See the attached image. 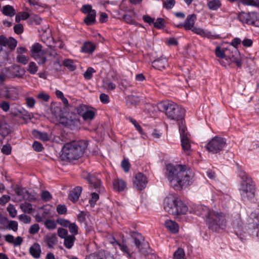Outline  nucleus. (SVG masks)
<instances>
[{
	"mask_svg": "<svg viewBox=\"0 0 259 259\" xmlns=\"http://www.w3.org/2000/svg\"><path fill=\"white\" fill-rule=\"evenodd\" d=\"M20 208L24 213L28 214H31L35 210L33 205L30 203L27 202L21 203L20 205Z\"/></svg>",
	"mask_w": 259,
	"mask_h": 259,
	"instance_id": "obj_30",
	"label": "nucleus"
},
{
	"mask_svg": "<svg viewBox=\"0 0 259 259\" xmlns=\"http://www.w3.org/2000/svg\"><path fill=\"white\" fill-rule=\"evenodd\" d=\"M7 228L11 229L14 232H16L18 230V223L15 221H10L9 222Z\"/></svg>",
	"mask_w": 259,
	"mask_h": 259,
	"instance_id": "obj_55",
	"label": "nucleus"
},
{
	"mask_svg": "<svg viewBox=\"0 0 259 259\" xmlns=\"http://www.w3.org/2000/svg\"><path fill=\"white\" fill-rule=\"evenodd\" d=\"M20 114V117L24 120V122L26 123L31 119L30 115L27 111L22 112L21 110H18Z\"/></svg>",
	"mask_w": 259,
	"mask_h": 259,
	"instance_id": "obj_53",
	"label": "nucleus"
},
{
	"mask_svg": "<svg viewBox=\"0 0 259 259\" xmlns=\"http://www.w3.org/2000/svg\"><path fill=\"white\" fill-rule=\"evenodd\" d=\"M9 70L11 76L14 78H22L25 73L24 68L19 65H12L9 68Z\"/></svg>",
	"mask_w": 259,
	"mask_h": 259,
	"instance_id": "obj_18",
	"label": "nucleus"
},
{
	"mask_svg": "<svg viewBox=\"0 0 259 259\" xmlns=\"http://www.w3.org/2000/svg\"><path fill=\"white\" fill-rule=\"evenodd\" d=\"M221 2L220 0H211L207 3L208 8L213 11L218 10L221 7Z\"/></svg>",
	"mask_w": 259,
	"mask_h": 259,
	"instance_id": "obj_38",
	"label": "nucleus"
},
{
	"mask_svg": "<svg viewBox=\"0 0 259 259\" xmlns=\"http://www.w3.org/2000/svg\"><path fill=\"white\" fill-rule=\"evenodd\" d=\"M31 56L37 62L39 65L44 64L47 59L44 56L45 52L42 50V46L38 43L34 44L31 49ZM47 55L51 58L48 60L50 64H56L59 61V56L57 54L55 47L50 46L46 50Z\"/></svg>",
	"mask_w": 259,
	"mask_h": 259,
	"instance_id": "obj_2",
	"label": "nucleus"
},
{
	"mask_svg": "<svg viewBox=\"0 0 259 259\" xmlns=\"http://www.w3.org/2000/svg\"><path fill=\"white\" fill-rule=\"evenodd\" d=\"M165 228L172 233H177L179 230V226L178 224L170 220H167L164 223Z\"/></svg>",
	"mask_w": 259,
	"mask_h": 259,
	"instance_id": "obj_25",
	"label": "nucleus"
},
{
	"mask_svg": "<svg viewBox=\"0 0 259 259\" xmlns=\"http://www.w3.org/2000/svg\"><path fill=\"white\" fill-rule=\"evenodd\" d=\"M77 114L82 116L85 121L92 120L96 113V110L92 107L84 104H81L76 107Z\"/></svg>",
	"mask_w": 259,
	"mask_h": 259,
	"instance_id": "obj_9",
	"label": "nucleus"
},
{
	"mask_svg": "<svg viewBox=\"0 0 259 259\" xmlns=\"http://www.w3.org/2000/svg\"><path fill=\"white\" fill-rule=\"evenodd\" d=\"M18 218L20 221L25 224H29L31 220V219L29 216L24 213L19 215Z\"/></svg>",
	"mask_w": 259,
	"mask_h": 259,
	"instance_id": "obj_59",
	"label": "nucleus"
},
{
	"mask_svg": "<svg viewBox=\"0 0 259 259\" xmlns=\"http://www.w3.org/2000/svg\"><path fill=\"white\" fill-rule=\"evenodd\" d=\"M8 125L4 122L0 121V135L5 137L10 132Z\"/></svg>",
	"mask_w": 259,
	"mask_h": 259,
	"instance_id": "obj_42",
	"label": "nucleus"
},
{
	"mask_svg": "<svg viewBox=\"0 0 259 259\" xmlns=\"http://www.w3.org/2000/svg\"><path fill=\"white\" fill-rule=\"evenodd\" d=\"M185 252L183 249L179 248L174 254V259H185Z\"/></svg>",
	"mask_w": 259,
	"mask_h": 259,
	"instance_id": "obj_46",
	"label": "nucleus"
},
{
	"mask_svg": "<svg viewBox=\"0 0 259 259\" xmlns=\"http://www.w3.org/2000/svg\"><path fill=\"white\" fill-rule=\"evenodd\" d=\"M0 45L7 47L11 51H13L17 45V41L12 37L7 38L2 35H0Z\"/></svg>",
	"mask_w": 259,
	"mask_h": 259,
	"instance_id": "obj_17",
	"label": "nucleus"
},
{
	"mask_svg": "<svg viewBox=\"0 0 259 259\" xmlns=\"http://www.w3.org/2000/svg\"><path fill=\"white\" fill-rule=\"evenodd\" d=\"M117 244L119 247L120 249L126 254L127 256L129 258L132 257V255L136 251L135 249H134V247L132 246L131 247L127 246L124 242L119 243L118 242H116L115 243Z\"/></svg>",
	"mask_w": 259,
	"mask_h": 259,
	"instance_id": "obj_21",
	"label": "nucleus"
},
{
	"mask_svg": "<svg viewBox=\"0 0 259 259\" xmlns=\"http://www.w3.org/2000/svg\"><path fill=\"white\" fill-rule=\"evenodd\" d=\"M3 12L5 15L10 17H12L16 14L15 9L12 6L9 5L4 7Z\"/></svg>",
	"mask_w": 259,
	"mask_h": 259,
	"instance_id": "obj_43",
	"label": "nucleus"
},
{
	"mask_svg": "<svg viewBox=\"0 0 259 259\" xmlns=\"http://www.w3.org/2000/svg\"><path fill=\"white\" fill-rule=\"evenodd\" d=\"M163 3V7L166 9H170L175 5L176 2L175 0H162Z\"/></svg>",
	"mask_w": 259,
	"mask_h": 259,
	"instance_id": "obj_49",
	"label": "nucleus"
},
{
	"mask_svg": "<svg viewBox=\"0 0 259 259\" xmlns=\"http://www.w3.org/2000/svg\"><path fill=\"white\" fill-rule=\"evenodd\" d=\"M30 254L35 258H38L40 256L41 252L40 245L37 243H34L29 248Z\"/></svg>",
	"mask_w": 259,
	"mask_h": 259,
	"instance_id": "obj_26",
	"label": "nucleus"
},
{
	"mask_svg": "<svg viewBox=\"0 0 259 259\" xmlns=\"http://www.w3.org/2000/svg\"><path fill=\"white\" fill-rule=\"evenodd\" d=\"M10 216L12 218H14L17 214V210L13 204H9L7 208Z\"/></svg>",
	"mask_w": 259,
	"mask_h": 259,
	"instance_id": "obj_48",
	"label": "nucleus"
},
{
	"mask_svg": "<svg viewBox=\"0 0 259 259\" xmlns=\"http://www.w3.org/2000/svg\"><path fill=\"white\" fill-rule=\"evenodd\" d=\"M46 228L49 230H53L56 228V224L55 221L51 220H47L45 222Z\"/></svg>",
	"mask_w": 259,
	"mask_h": 259,
	"instance_id": "obj_56",
	"label": "nucleus"
},
{
	"mask_svg": "<svg viewBox=\"0 0 259 259\" xmlns=\"http://www.w3.org/2000/svg\"><path fill=\"white\" fill-rule=\"evenodd\" d=\"M75 238L74 236L69 235L66 238H64V246L68 249H70L72 247L74 244Z\"/></svg>",
	"mask_w": 259,
	"mask_h": 259,
	"instance_id": "obj_41",
	"label": "nucleus"
},
{
	"mask_svg": "<svg viewBox=\"0 0 259 259\" xmlns=\"http://www.w3.org/2000/svg\"><path fill=\"white\" fill-rule=\"evenodd\" d=\"M16 60L19 63L26 65L28 62V57L24 55H18Z\"/></svg>",
	"mask_w": 259,
	"mask_h": 259,
	"instance_id": "obj_52",
	"label": "nucleus"
},
{
	"mask_svg": "<svg viewBox=\"0 0 259 259\" xmlns=\"http://www.w3.org/2000/svg\"><path fill=\"white\" fill-rule=\"evenodd\" d=\"M103 85L107 90H114L116 88V84L108 79L103 80Z\"/></svg>",
	"mask_w": 259,
	"mask_h": 259,
	"instance_id": "obj_47",
	"label": "nucleus"
},
{
	"mask_svg": "<svg viewBox=\"0 0 259 259\" xmlns=\"http://www.w3.org/2000/svg\"><path fill=\"white\" fill-rule=\"evenodd\" d=\"M239 20L249 24H253L255 22V14L253 13L241 12L238 15Z\"/></svg>",
	"mask_w": 259,
	"mask_h": 259,
	"instance_id": "obj_19",
	"label": "nucleus"
},
{
	"mask_svg": "<svg viewBox=\"0 0 259 259\" xmlns=\"http://www.w3.org/2000/svg\"><path fill=\"white\" fill-rule=\"evenodd\" d=\"M27 71L31 74H35L38 71V67L36 63L34 62H30L28 64Z\"/></svg>",
	"mask_w": 259,
	"mask_h": 259,
	"instance_id": "obj_45",
	"label": "nucleus"
},
{
	"mask_svg": "<svg viewBox=\"0 0 259 259\" xmlns=\"http://www.w3.org/2000/svg\"><path fill=\"white\" fill-rule=\"evenodd\" d=\"M38 31L41 36L42 40L45 43H47L48 41L53 40L51 35V30L48 25H46L40 29H39Z\"/></svg>",
	"mask_w": 259,
	"mask_h": 259,
	"instance_id": "obj_20",
	"label": "nucleus"
},
{
	"mask_svg": "<svg viewBox=\"0 0 259 259\" xmlns=\"http://www.w3.org/2000/svg\"><path fill=\"white\" fill-rule=\"evenodd\" d=\"M26 104L29 108H33L35 104V101L32 97H27L25 98Z\"/></svg>",
	"mask_w": 259,
	"mask_h": 259,
	"instance_id": "obj_64",
	"label": "nucleus"
},
{
	"mask_svg": "<svg viewBox=\"0 0 259 259\" xmlns=\"http://www.w3.org/2000/svg\"><path fill=\"white\" fill-rule=\"evenodd\" d=\"M99 198V195L96 193H92L91 194V198L89 200V204L91 207H94L96 203V202Z\"/></svg>",
	"mask_w": 259,
	"mask_h": 259,
	"instance_id": "obj_54",
	"label": "nucleus"
},
{
	"mask_svg": "<svg viewBox=\"0 0 259 259\" xmlns=\"http://www.w3.org/2000/svg\"><path fill=\"white\" fill-rule=\"evenodd\" d=\"M96 12L92 11L90 14H87V16L84 19V22L87 25H91L95 23L96 21Z\"/></svg>",
	"mask_w": 259,
	"mask_h": 259,
	"instance_id": "obj_36",
	"label": "nucleus"
},
{
	"mask_svg": "<svg viewBox=\"0 0 259 259\" xmlns=\"http://www.w3.org/2000/svg\"><path fill=\"white\" fill-rule=\"evenodd\" d=\"M134 186L138 190H142L146 187L147 184L146 179H134Z\"/></svg>",
	"mask_w": 259,
	"mask_h": 259,
	"instance_id": "obj_34",
	"label": "nucleus"
},
{
	"mask_svg": "<svg viewBox=\"0 0 259 259\" xmlns=\"http://www.w3.org/2000/svg\"><path fill=\"white\" fill-rule=\"evenodd\" d=\"M3 96L10 101L17 100L19 98V89L15 87H5L3 90Z\"/></svg>",
	"mask_w": 259,
	"mask_h": 259,
	"instance_id": "obj_11",
	"label": "nucleus"
},
{
	"mask_svg": "<svg viewBox=\"0 0 259 259\" xmlns=\"http://www.w3.org/2000/svg\"><path fill=\"white\" fill-rule=\"evenodd\" d=\"M166 173L169 177L181 178L180 176L182 169V165H174L171 164H169L166 165Z\"/></svg>",
	"mask_w": 259,
	"mask_h": 259,
	"instance_id": "obj_16",
	"label": "nucleus"
},
{
	"mask_svg": "<svg viewBox=\"0 0 259 259\" xmlns=\"http://www.w3.org/2000/svg\"><path fill=\"white\" fill-rule=\"evenodd\" d=\"M52 206L50 205H46L40 209L43 211V212L40 215L38 214L36 215V220L37 222H41L43 220V218H46L51 215L52 212Z\"/></svg>",
	"mask_w": 259,
	"mask_h": 259,
	"instance_id": "obj_22",
	"label": "nucleus"
},
{
	"mask_svg": "<svg viewBox=\"0 0 259 259\" xmlns=\"http://www.w3.org/2000/svg\"><path fill=\"white\" fill-rule=\"evenodd\" d=\"M241 199L244 202L251 200L255 196V185L250 179H244L238 188Z\"/></svg>",
	"mask_w": 259,
	"mask_h": 259,
	"instance_id": "obj_7",
	"label": "nucleus"
},
{
	"mask_svg": "<svg viewBox=\"0 0 259 259\" xmlns=\"http://www.w3.org/2000/svg\"><path fill=\"white\" fill-rule=\"evenodd\" d=\"M192 179H167V183L174 189L181 190L192 184Z\"/></svg>",
	"mask_w": 259,
	"mask_h": 259,
	"instance_id": "obj_10",
	"label": "nucleus"
},
{
	"mask_svg": "<svg viewBox=\"0 0 259 259\" xmlns=\"http://www.w3.org/2000/svg\"><path fill=\"white\" fill-rule=\"evenodd\" d=\"M165 21L163 19L158 18L153 23L154 26L158 29H162L164 27Z\"/></svg>",
	"mask_w": 259,
	"mask_h": 259,
	"instance_id": "obj_51",
	"label": "nucleus"
},
{
	"mask_svg": "<svg viewBox=\"0 0 259 259\" xmlns=\"http://www.w3.org/2000/svg\"><path fill=\"white\" fill-rule=\"evenodd\" d=\"M63 64L71 71H74L76 69V65L73 60L65 59L63 61Z\"/></svg>",
	"mask_w": 259,
	"mask_h": 259,
	"instance_id": "obj_44",
	"label": "nucleus"
},
{
	"mask_svg": "<svg viewBox=\"0 0 259 259\" xmlns=\"http://www.w3.org/2000/svg\"><path fill=\"white\" fill-rule=\"evenodd\" d=\"M152 66L158 70H161L168 66L167 61L166 58H159L152 62Z\"/></svg>",
	"mask_w": 259,
	"mask_h": 259,
	"instance_id": "obj_23",
	"label": "nucleus"
},
{
	"mask_svg": "<svg viewBox=\"0 0 259 259\" xmlns=\"http://www.w3.org/2000/svg\"><path fill=\"white\" fill-rule=\"evenodd\" d=\"M227 50L226 48H222L220 46H217L214 51L215 56L218 58L224 59L227 61L228 57L225 53Z\"/></svg>",
	"mask_w": 259,
	"mask_h": 259,
	"instance_id": "obj_37",
	"label": "nucleus"
},
{
	"mask_svg": "<svg viewBox=\"0 0 259 259\" xmlns=\"http://www.w3.org/2000/svg\"><path fill=\"white\" fill-rule=\"evenodd\" d=\"M250 217L251 219H253V224L257 226V228L258 229L257 232V236L259 237V210H257L254 212H252L250 214Z\"/></svg>",
	"mask_w": 259,
	"mask_h": 259,
	"instance_id": "obj_40",
	"label": "nucleus"
},
{
	"mask_svg": "<svg viewBox=\"0 0 259 259\" xmlns=\"http://www.w3.org/2000/svg\"><path fill=\"white\" fill-rule=\"evenodd\" d=\"M180 176L181 178L183 177L185 178H191L195 177V174L192 169L187 167L185 165H182V169L181 170Z\"/></svg>",
	"mask_w": 259,
	"mask_h": 259,
	"instance_id": "obj_31",
	"label": "nucleus"
},
{
	"mask_svg": "<svg viewBox=\"0 0 259 259\" xmlns=\"http://www.w3.org/2000/svg\"><path fill=\"white\" fill-rule=\"evenodd\" d=\"M233 228L235 234L240 239H242L245 233L243 224L240 215H237L233 220Z\"/></svg>",
	"mask_w": 259,
	"mask_h": 259,
	"instance_id": "obj_13",
	"label": "nucleus"
},
{
	"mask_svg": "<svg viewBox=\"0 0 259 259\" xmlns=\"http://www.w3.org/2000/svg\"><path fill=\"white\" fill-rule=\"evenodd\" d=\"M226 145L224 138L215 136L211 139L206 145V149L210 152L217 153L223 150Z\"/></svg>",
	"mask_w": 259,
	"mask_h": 259,
	"instance_id": "obj_8",
	"label": "nucleus"
},
{
	"mask_svg": "<svg viewBox=\"0 0 259 259\" xmlns=\"http://www.w3.org/2000/svg\"><path fill=\"white\" fill-rule=\"evenodd\" d=\"M121 166L125 172H128L131 168L129 160L126 158H124L121 162Z\"/></svg>",
	"mask_w": 259,
	"mask_h": 259,
	"instance_id": "obj_50",
	"label": "nucleus"
},
{
	"mask_svg": "<svg viewBox=\"0 0 259 259\" xmlns=\"http://www.w3.org/2000/svg\"><path fill=\"white\" fill-rule=\"evenodd\" d=\"M113 185L114 188L118 191H123L126 188V184L122 179H115Z\"/></svg>",
	"mask_w": 259,
	"mask_h": 259,
	"instance_id": "obj_33",
	"label": "nucleus"
},
{
	"mask_svg": "<svg viewBox=\"0 0 259 259\" xmlns=\"http://www.w3.org/2000/svg\"><path fill=\"white\" fill-rule=\"evenodd\" d=\"M39 226L37 224L31 225L29 229V233L31 234H35L39 230Z\"/></svg>",
	"mask_w": 259,
	"mask_h": 259,
	"instance_id": "obj_63",
	"label": "nucleus"
},
{
	"mask_svg": "<svg viewBox=\"0 0 259 259\" xmlns=\"http://www.w3.org/2000/svg\"><path fill=\"white\" fill-rule=\"evenodd\" d=\"M82 191V188L80 186L75 187L69 193V199L73 202H76Z\"/></svg>",
	"mask_w": 259,
	"mask_h": 259,
	"instance_id": "obj_27",
	"label": "nucleus"
},
{
	"mask_svg": "<svg viewBox=\"0 0 259 259\" xmlns=\"http://www.w3.org/2000/svg\"><path fill=\"white\" fill-rule=\"evenodd\" d=\"M94 72H95V70L93 68L89 67L84 73L83 76L86 79H90L92 77L93 74Z\"/></svg>",
	"mask_w": 259,
	"mask_h": 259,
	"instance_id": "obj_58",
	"label": "nucleus"
},
{
	"mask_svg": "<svg viewBox=\"0 0 259 259\" xmlns=\"http://www.w3.org/2000/svg\"><path fill=\"white\" fill-rule=\"evenodd\" d=\"M209 228L213 231L219 232L224 230L226 226V220L225 215L221 212L210 211L205 220Z\"/></svg>",
	"mask_w": 259,
	"mask_h": 259,
	"instance_id": "obj_5",
	"label": "nucleus"
},
{
	"mask_svg": "<svg viewBox=\"0 0 259 259\" xmlns=\"http://www.w3.org/2000/svg\"><path fill=\"white\" fill-rule=\"evenodd\" d=\"M45 241L49 248H52L56 242V236L55 234L47 235L45 236Z\"/></svg>",
	"mask_w": 259,
	"mask_h": 259,
	"instance_id": "obj_39",
	"label": "nucleus"
},
{
	"mask_svg": "<svg viewBox=\"0 0 259 259\" xmlns=\"http://www.w3.org/2000/svg\"><path fill=\"white\" fill-rule=\"evenodd\" d=\"M133 237L136 248L138 249L139 251L142 253H146L148 244L144 242L143 236L141 234L134 233Z\"/></svg>",
	"mask_w": 259,
	"mask_h": 259,
	"instance_id": "obj_12",
	"label": "nucleus"
},
{
	"mask_svg": "<svg viewBox=\"0 0 259 259\" xmlns=\"http://www.w3.org/2000/svg\"><path fill=\"white\" fill-rule=\"evenodd\" d=\"M32 135L36 138L44 142L48 141L50 139V136L47 133L41 132L37 130L32 131Z\"/></svg>",
	"mask_w": 259,
	"mask_h": 259,
	"instance_id": "obj_29",
	"label": "nucleus"
},
{
	"mask_svg": "<svg viewBox=\"0 0 259 259\" xmlns=\"http://www.w3.org/2000/svg\"><path fill=\"white\" fill-rule=\"evenodd\" d=\"M16 192L19 197V200H27L31 201L36 199L35 195L33 193L29 192L26 188L17 187Z\"/></svg>",
	"mask_w": 259,
	"mask_h": 259,
	"instance_id": "obj_14",
	"label": "nucleus"
},
{
	"mask_svg": "<svg viewBox=\"0 0 259 259\" xmlns=\"http://www.w3.org/2000/svg\"><path fill=\"white\" fill-rule=\"evenodd\" d=\"M163 204L164 210L174 215L185 214L188 211L187 206L173 194L166 196Z\"/></svg>",
	"mask_w": 259,
	"mask_h": 259,
	"instance_id": "obj_3",
	"label": "nucleus"
},
{
	"mask_svg": "<svg viewBox=\"0 0 259 259\" xmlns=\"http://www.w3.org/2000/svg\"><path fill=\"white\" fill-rule=\"evenodd\" d=\"M69 228L70 232L72 234V236H75L78 234V227L74 223L70 224L68 227Z\"/></svg>",
	"mask_w": 259,
	"mask_h": 259,
	"instance_id": "obj_57",
	"label": "nucleus"
},
{
	"mask_svg": "<svg viewBox=\"0 0 259 259\" xmlns=\"http://www.w3.org/2000/svg\"><path fill=\"white\" fill-rule=\"evenodd\" d=\"M58 234L60 238L63 239L66 238L68 236L67 230L62 228H58Z\"/></svg>",
	"mask_w": 259,
	"mask_h": 259,
	"instance_id": "obj_62",
	"label": "nucleus"
},
{
	"mask_svg": "<svg viewBox=\"0 0 259 259\" xmlns=\"http://www.w3.org/2000/svg\"><path fill=\"white\" fill-rule=\"evenodd\" d=\"M88 146L85 140H79L66 143L62 150L61 157L64 160L71 161L78 159L83 154Z\"/></svg>",
	"mask_w": 259,
	"mask_h": 259,
	"instance_id": "obj_1",
	"label": "nucleus"
},
{
	"mask_svg": "<svg viewBox=\"0 0 259 259\" xmlns=\"http://www.w3.org/2000/svg\"><path fill=\"white\" fill-rule=\"evenodd\" d=\"M96 48V46L94 44L91 42H86L81 47V51L82 52L85 53H93Z\"/></svg>",
	"mask_w": 259,
	"mask_h": 259,
	"instance_id": "obj_35",
	"label": "nucleus"
},
{
	"mask_svg": "<svg viewBox=\"0 0 259 259\" xmlns=\"http://www.w3.org/2000/svg\"><path fill=\"white\" fill-rule=\"evenodd\" d=\"M10 107V103L6 101H2L0 102V108L4 112H7L9 110Z\"/></svg>",
	"mask_w": 259,
	"mask_h": 259,
	"instance_id": "obj_60",
	"label": "nucleus"
},
{
	"mask_svg": "<svg viewBox=\"0 0 259 259\" xmlns=\"http://www.w3.org/2000/svg\"><path fill=\"white\" fill-rule=\"evenodd\" d=\"M196 16L195 14H191L187 16L184 24L178 26V27H183L186 30H191L195 33L202 37H206L208 38L218 39L220 37L218 34H212L210 31H206L200 28L194 27Z\"/></svg>",
	"mask_w": 259,
	"mask_h": 259,
	"instance_id": "obj_6",
	"label": "nucleus"
},
{
	"mask_svg": "<svg viewBox=\"0 0 259 259\" xmlns=\"http://www.w3.org/2000/svg\"><path fill=\"white\" fill-rule=\"evenodd\" d=\"M5 240L9 243L13 244L15 246L20 245L23 242V238L20 236H18L16 238L10 234H8L5 236Z\"/></svg>",
	"mask_w": 259,
	"mask_h": 259,
	"instance_id": "obj_24",
	"label": "nucleus"
},
{
	"mask_svg": "<svg viewBox=\"0 0 259 259\" xmlns=\"http://www.w3.org/2000/svg\"><path fill=\"white\" fill-rule=\"evenodd\" d=\"M181 145L183 150L186 153L189 154L191 150V143L187 136H183L181 138Z\"/></svg>",
	"mask_w": 259,
	"mask_h": 259,
	"instance_id": "obj_32",
	"label": "nucleus"
},
{
	"mask_svg": "<svg viewBox=\"0 0 259 259\" xmlns=\"http://www.w3.org/2000/svg\"><path fill=\"white\" fill-rule=\"evenodd\" d=\"M210 210L207 207L204 205H193L189 210L190 213H194L197 215L201 216L202 218H207L209 214Z\"/></svg>",
	"mask_w": 259,
	"mask_h": 259,
	"instance_id": "obj_15",
	"label": "nucleus"
},
{
	"mask_svg": "<svg viewBox=\"0 0 259 259\" xmlns=\"http://www.w3.org/2000/svg\"><path fill=\"white\" fill-rule=\"evenodd\" d=\"M158 109L161 111H165L169 119L183 122L185 110L182 107L170 101H164L157 104Z\"/></svg>",
	"mask_w": 259,
	"mask_h": 259,
	"instance_id": "obj_4",
	"label": "nucleus"
},
{
	"mask_svg": "<svg viewBox=\"0 0 259 259\" xmlns=\"http://www.w3.org/2000/svg\"><path fill=\"white\" fill-rule=\"evenodd\" d=\"M36 98L45 102H48L50 99V96L46 93L41 92L37 94Z\"/></svg>",
	"mask_w": 259,
	"mask_h": 259,
	"instance_id": "obj_61",
	"label": "nucleus"
},
{
	"mask_svg": "<svg viewBox=\"0 0 259 259\" xmlns=\"http://www.w3.org/2000/svg\"><path fill=\"white\" fill-rule=\"evenodd\" d=\"M90 187L95 189L98 192H102L104 191V188L101 185L99 179H88Z\"/></svg>",
	"mask_w": 259,
	"mask_h": 259,
	"instance_id": "obj_28",
	"label": "nucleus"
}]
</instances>
